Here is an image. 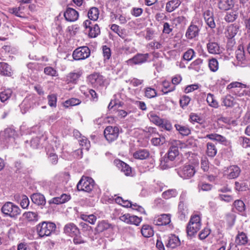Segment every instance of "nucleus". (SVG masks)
<instances>
[{
  "mask_svg": "<svg viewBox=\"0 0 250 250\" xmlns=\"http://www.w3.org/2000/svg\"><path fill=\"white\" fill-rule=\"evenodd\" d=\"M56 228L55 223L47 221L40 223L36 226L37 233L40 237L50 236L55 230Z\"/></svg>",
  "mask_w": 250,
  "mask_h": 250,
  "instance_id": "nucleus-1",
  "label": "nucleus"
},
{
  "mask_svg": "<svg viewBox=\"0 0 250 250\" xmlns=\"http://www.w3.org/2000/svg\"><path fill=\"white\" fill-rule=\"evenodd\" d=\"M1 212L6 216L16 218L21 213L20 208L11 202H6L1 207Z\"/></svg>",
  "mask_w": 250,
  "mask_h": 250,
  "instance_id": "nucleus-2",
  "label": "nucleus"
},
{
  "mask_svg": "<svg viewBox=\"0 0 250 250\" xmlns=\"http://www.w3.org/2000/svg\"><path fill=\"white\" fill-rule=\"evenodd\" d=\"M201 218L198 215L191 217L187 227V233L188 236H193L201 229Z\"/></svg>",
  "mask_w": 250,
  "mask_h": 250,
  "instance_id": "nucleus-3",
  "label": "nucleus"
},
{
  "mask_svg": "<svg viewBox=\"0 0 250 250\" xmlns=\"http://www.w3.org/2000/svg\"><path fill=\"white\" fill-rule=\"evenodd\" d=\"M94 184V181L91 178L82 177L78 182L77 188L79 191H84L89 192L93 189Z\"/></svg>",
  "mask_w": 250,
  "mask_h": 250,
  "instance_id": "nucleus-4",
  "label": "nucleus"
},
{
  "mask_svg": "<svg viewBox=\"0 0 250 250\" xmlns=\"http://www.w3.org/2000/svg\"><path fill=\"white\" fill-rule=\"evenodd\" d=\"M15 131L11 128H6L0 132V147H4L10 141L13 140Z\"/></svg>",
  "mask_w": 250,
  "mask_h": 250,
  "instance_id": "nucleus-5",
  "label": "nucleus"
},
{
  "mask_svg": "<svg viewBox=\"0 0 250 250\" xmlns=\"http://www.w3.org/2000/svg\"><path fill=\"white\" fill-rule=\"evenodd\" d=\"M196 172L194 167L192 165H185L178 170V174L183 179H188Z\"/></svg>",
  "mask_w": 250,
  "mask_h": 250,
  "instance_id": "nucleus-6",
  "label": "nucleus"
},
{
  "mask_svg": "<svg viewBox=\"0 0 250 250\" xmlns=\"http://www.w3.org/2000/svg\"><path fill=\"white\" fill-rule=\"evenodd\" d=\"M90 50L85 46H81L76 49L73 53V58L75 60H82L89 57Z\"/></svg>",
  "mask_w": 250,
  "mask_h": 250,
  "instance_id": "nucleus-7",
  "label": "nucleus"
},
{
  "mask_svg": "<svg viewBox=\"0 0 250 250\" xmlns=\"http://www.w3.org/2000/svg\"><path fill=\"white\" fill-rule=\"evenodd\" d=\"M119 129L116 126H107L104 130V135L106 139L109 142L115 141L118 137Z\"/></svg>",
  "mask_w": 250,
  "mask_h": 250,
  "instance_id": "nucleus-8",
  "label": "nucleus"
},
{
  "mask_svg": "<svg viewBox=\"0 0 250 250\" xmlns=\"http://www.w3.org/2000/svg\"><path fill=\"white\" fill-rule=\"evenodd\" d=\"M241 172L240 167L237 165H231L225 170L224 174L228 179H235L239 177Z\"/></svg>",
  "mask_w": 250,
  "mask_h": 250,
  "instance_id": "nucleus-9",
  "label": "nucleus"
},
{
  "mask_svg": "<svg viewBox=\"0 0 250 250\" xmlns=\"http://www.w3.org/2000/svg\"><path fill=\"white\" fill-rule=\"evenodd\" d=\"M87 80L93 86L97 87L103 85L104 83V77L98 73L90 75L88 77Z\"/></svg>",
  "mask_w": 250,
  "mask_h": 250,
  "instance_id": "nucleus-10",
  "label": "nucleus"
},
{
  "mask_svg": "<svg viewBox=\"0 0 250 250\" xmlns=\"http://www.w3.org/2000/svg\"><path fill=\"white\" fill-rule=\"evenodd\" d=\"M155 129L153 128H149L148 131L153 133V137L151 140V144L154 146H158L163 145L166 142L165 137L161 136L155 131Z\"/></svg>",
  "mask_w": 250,
  "mask_h": 250,
  "instance_id": "nucleus-11",
  "label": "nucleus"
},
{
  "mask_svg": "<svg viewBox=\"0 0 250 250\" xmlns=\"http://www.w3.org/2000/svg\"><path fill=\"white\" fill-rule=\"evenodd\" d=\"M150 56L149 54L138 53L135 55L132 58L129 59L128 62H132L135 64H139L145 63L148 61Z\"/></svg>",
  "mask_w": 250,
  "mask_h": 250,
  "instance_id": "nucleus-12",
  "label": "nucleus"
},
{
  "mask_svg": "<svg viewBox=\"0 0 250 250\" xmlns=\"http://www.w3.org/2000/svg\"><path fill=\"white\" fill-rule=\"evenodd\" d=\"M63 16L66 21L70 22H73L78 20L79 13L73 8H67L64 12Z\"/></svg>",
  "mask_w": 250,
  "mask_h": 250,
  "instance_id": "nucleus-13",
  "label": "nucleus"
},
{
  "mask_svg": "<svg viewBox=\"0 0 250 250\" xmlns=\"http://www.w3.org/2000/svg\"><path fill=\"white\" fill-rule=\"evenodd\" d=\"M114 163L125 175H131L132 169L129 165L119 159L115 160Z\"/></svg>",
  "mask_w": 250,
  "mask_h": 250,
  "instance_id": "nucleus-14",
  "label": "nucleus"
},
{
  "mask_svg": "<svg viewBox=\"0 0 250 250\" xmlns=\"http://www.w3.org/2000/svg\"><path fill=\"white\" fill-rule=\"evenodd\" d=\"M180 241L178 237L174 234H170L167 237L166 246L167 248L174 249L180 246Z\"/></svg>",
  "mask_w": 250,
  "mask_h": 250,
  "instance_id": "nucleus-15",
  "label": "nucleus"
},
{
  "mask_svg": "<svg viewBox=\"0 0 250 250\" xmlns=\"http://www.w3.org/2000/svg\"><path fill=\"white\" fill-rule=\"evenodd\" d=\"M64 232L70 236L80 234L79 229L73 223H69L66 224L63 229Z\"/></svg>",
  "mask_w": 250,
  "mask_h": 250,
  "instance_id": "nucleus-16",
  "label": "nucleus"
},
{
  "mask_svg": "<svg viewBox=\"0 0 250 250\" xmlns=\"http://www.w3.org/2000/svg\"><path fill=\"white\" fill-rule=\"evenodd\" d=\"M199 32V27L191 23L188 28L186 33V36L188 39H192L198 36Z\"/></svg>",
  "mask_w": 250,
  "mask_h": 250,
  "instance_id": "nucleus-17",
  "label": "nucleus"
},
{
  "mask_svg": "<svg viewBox=\"0 0 250 250\" xmlns=\"http://www.w3.org/2000/svg\"><path fill=\"white\" fill-rule=\"evenodd\" d=\"M249 86L247 85L242 83L238 82H233L229 83L227 86V90H229V92L234 94L237 96L236 94L240 93L239 92L237 91L236 90H233V88H248Z\"/></svg>",
  "mask_w": 250,
  "mask_h": 250,
  "instance_id": "nucleus-18",
  "label": "nucleus"
},
{
  "mask_svg": "<svg viewBox=\"0 0 250 250\" xmlns=\"http://www.w3.org/2000/svg\"><path fill=\"white\" fill-rule=\"evenodd\" d=\"M32 201L38 206H44L46 203V201L43 195L36 193H34L31 196Z\"/></svg>",
  "mask_w": 250,
  "mask_h": 250,
  "instance_id": "nucleus-19",
  "label": "nucleus"
},
{
  "mask_svg": "<svg viewBox=\"0 0 250 250\" xmlns=\"http://www.w3.org/2000/svg\"><path fill=\"white\" fill-rule=\"evenodd\" d=\"M70 199V196L66 194H62L59 197H56L49 200V204H61L65 203Z\"/></svg>",
  "mask_w": 250,
  "mask_h": 250,
  "instance_id": "nucleus-20",
  "label": "nucleus"
},
{
  "mask_svg": "<svg viewBox=\"0 0 250 250\" xmlns=\"http://www.w3.org/2000/svg\"><path fill=\"white\" fill-rule=\"evenodd\" d=\"M233 5V0H219L218 2V8L224 11L230 9Z\"/></svg>",
  "mask_w": 250,
  "mask_h": 250,
  "instance_id": "nucleus-21",
  "label": "nucleus"
},
{
  "mask_svg": "<svg viewBox=\"0 0 250 250\" xmlns=\"http://www.w3.org/2000/svg\"><path fill=\"white\" fill-rule=\"evenodd\" d=\"M158 226L167 225L170 222V216L168 214H162L154 220Z\"/></svg>",
  "mask_w": 250,
  "mask_h": 250,
  "instance_id": "nucleus-22",
  "label": "nucleus"
},
{
  "mask_svg": "<svg viewBox=\"0 0 250 250\" xmlns=\"http://www.w3.org/2000/svg\"><path fill=\"white\" fill-rule=\"evenodd\" d=\"M239 27L237 25L231 24L229 26L225 32V35L228 39L233 38L237 33Z\"/></svg>",
  "mask_w": 250,
  "mask_h": 250,
  "instance_id": "nucleus-23",
  "label": "nucleus"
},
{
  "mask_svg": "<svg viewBox=\"0 0 250 250\" xmlns=\"http://www.w3.org/2000/svg\"><path fill=\"white\" fill-rule=\"evenodd\" d=\"M180 0H171L166 3V10L170 13L174 11L181 4Z\"/></svg>",
  "mask_w": 250,
  "mask_h": 250,
  "instance_id": "nucleus-24",
  "label": "nucleus"
},
{
  "mask_svg": "<svg viewBox=\"0 0 250 250\" xmlns=\"http://www.w3.org/2000/svg\"><path fill=\"white\" fill-rule=\"evenodd\" d=\"M208 52L212 54H219L221 50L219 44L215 42H209L207 44Z\"/></svg>",
  "mask_w": 250,
  "mask_h": 250,
  "instance_id": "nucleus-25",
  "label": "nucleus"
},
{
  "mask_svg": "<svg viewBox=\"0 0 250 250\" xmlns=\"http://www.w3.org/2000/svg\"><path fill=\"white\" fill-rule=\"evenodd\" d=\"M149 155V152L148 150L141 149L134 152L133 156L135 159L144 160L148 158Z\"/></svg>",
  "mask_w": 250,
  "mask_h": 250,
  "instance_id": "nucleus-26",
  "label": "nucleus"
},
{
  "mask_svg": "<svg viewBox=\"0 0 250 250\" xmlns=\"http://www.w3.org/2000/svg\"><path fill=\"white\" fill-rule=\"evenodd\" d=\"M0 74L2 75L10 76L12 74L11 67L6 62H0Z\"/></svg>",
  "mask_w": 250,
  "mask_h": 250,
  "instance_id": "nucleus-27",
  "label": "nucleus"
},
{
  "mask_svg": "<svg viewBox=\"0 0 250 250\" xmlns=\"http://www.w3.org/2000/svg\"><path fill=\"white\" fill-rule=\"evenodd\" d=\"M141 233L144 237L148 238L153 235L154 231L150 226L146 224L142 226Z\"/></svg>",
  "mask_w": 250,
  "mask_h": 250,
  "instance_id": "nucleus-28",
  "label": "nucleus"
},
{
  "mask_svg": "<svg viewBox=\"0 0 250 250\" xmlns=\"http://www.w3.org/2000/svg\"><path fill=\"white\" fill-rule=\"evenodd\" d=\"M236 58L238 62L241 63H244L246 61V56L244 48L241 46H239L238 49L235 51Z\"/></svg>",
  "mask_w": 250,
  "mask_h": 250,
  "instance_id": "nucleus-29",
  "label": "nucleus"
},
{
  "mask_svg": "<svg viewBox=\"0 0 250 250\" xmlns=\"http://www.w3.org/2000/svg\"><path fill=\"white\" fill-rule=\"evenodd\" d=\"M248 241L246 234L243 232H238L235 238V243L238 245H244Z\"/></svg>",
  "mask_w": 250,
  "mask_h": 250,
  "instance_id": "nucleus-30",
  "label": "nucleus"
},
{
  "mask_svg": "<svg viewBox=\"0 0 250 250\" xmlns=\"http://www.w3.org/2000/svg\"><path fill=\"white\" fill-rule=\"evenodd\" d=\"M174 126L176 129L183 136H188L190 134V129L187 125L175 124Z\"/></svg>",
  "mask_w": 250,
  "mask_h": 250,
  "instance_id": "nucleus-31",
  "label": "nucleus"
},
{
  "mask_svg": "<svg viewBox=\"0 0 250 250\" xmlns=\"http://www.w3.org/2000/svg\"><path fill=\"white\" fill-rule=\"evenodd\" d=\"M235 189L239 191H246L249 189L248 182L246 181H239L235 182Z\"/></svg>",
  "mask_w": 250,
  "mask_h": 250,
  "instance_id": "nucleus-32",
  "label": "nucleus"
},
{
  "mask_svg": "<svg viewBox=\"0 0 250 250\" xmlns=\"http://www.w3.org/2000/svg\"><path fill=\"white\" fill-rule=\"evenodd\" d=\"M205 138H208L210 140L216 141L221 143H224L227 142V140L225 137L218 134H207L205 137Z\"/></svg>",
  "mask_w": 250,
  "mask_h": 250,
  "instance_id": "nucleus-33",
  "label": "nucleus"
},
{
  "mask_svg": "<svg viewBox=\"0 0 250 250\" xmlns=\"http://www.w3.org/2000/svg\"><path fill=\"white\" fill-rule=\"evenodd\" d=\"M23 217L29 222H36L38 220V215L36 212H25L23 214Z\"/></svg>",
  "mask_w": 250,
  "mask_h": 250,
  "instance_id": "nucleus-34",
  "label": "nucleus"
},
{
  "mask_svg": "<svg viewBox=\"0 0 250 250\" xmlns=\"http://www.w3.org/2000/svg\"><path fill=\"white\" fill-rule=\"evenodd\" d=\"M86 32L88 33L89 37L95 38L100 34V29L98 25L95 24L89 28Z\"/></svg>",
  "mask_w": 250,
  "mask_h": 250,
  "instance_id": "nucleus-35",
  "label": "nucleus"
},
{
  "mask_svg": "<svg viewBox=\"0 0 250 250\" xmlns=\"http://www.w3.org/2000/svg\"><path fill=\"white\" fill-rule=\"evenodd\" d=\"M178 213L180 219L183 220L185 218L188 212L187 207L183 202H180L178 205Z\"/></svg>",
  "mask_w": 250,
  "mask_h": 250,
  "instance_id": "nucleus-36",
  "label": "nucleus"
},
{
  "mask_svg": "<svg viewBox=\"0 0 250 250\" xmlns=\"http://www.w3.org/2000/svg\"><path fill=\"white\" fill-rule=\"evenodd\" d=\"M99 15V9L95 7L91 8L87 13L88 18L94 21H96L98 19Z\"/></svg>",
  "mask_w": 250,
  "mask_h": 250,
  "instance_id": "nucleus-37",
  "label": "nucleus"
},
{
  "mask_svg": "<svg viewBox=\"0 0 250 250\" xmlns=\"http://www.w3.org/2000/svg\"><path fill=\"white\" fill-rule=\"evenodd\" d=\"M238 16V13L236 11L231 10L228 12L225 17L226 21L230 22H233Z\"/></svg>",
  "mask_w": 250,
  "mask_h": 250,
  "instance_id": "nucleus-38",
  "label": "nucleus"
},
{
  "mask_svg": "<svg viewBox=\"0 0 250 250\" xmlns=\"http://www.w3.org/2000/svg\"><path fill=\"white\" fill-rule=\"evenodd\" d=\"M207 147V154L209 157H213L216 155L217 150L216 146L213 143H208Z\"/></svg>",
  "mask_w": 250,
  "mask_h": 250,
  "instance_id": "nucleus-39",
  "label": "nucleus"
},
{
  "mask_svg": "<svg viewBox=\"0 0 250 250\" xmlns=\"http://www.w3.org/2000/svg\"><path fill=\"white\" fill-rule=\"evenodd\" d=\"M148 116L150 121L159 126L161 125L164 119L160 118L153 112H150Z\"/></svg>",
  "mask_w": 250,
  "mask_h": 250,
  "instance_id": "nucleus-40",
  "label": "nucleus"
},
{
  "mask_svg": "<svg viewBox=\"0 0 250 250\" xmlns=\"http://www.w3.org/2000/svg\"><path fill=\"white\" fill-rule=\"evenodd\" d=\"M179 154V150L177 146H172L169 149L167 155L168 158L171 161H173L175 157Z\"/></svg>",
  "mask_w": 250,
  "mask_h": 250,
  "instance_id": "nucleus-41",
  "label": "nucleus"
},
{
  "mask_svg": "<svg viewBox=\"0 0 250 250\" xmlns=\"http://www.w3.org/2000/svg\"><path fill=\"white\" fill-rule=\"evenodd\" d=\"M110 227V224L106 222L105 221H102L98 223L95 230L98 233L102 232L104 230L107 229Z\"/></svg>",
  "mask_w": 250,
  "mask_h": 250,
  "instance_id": "nucleus-42",
  "label": "nucleus"
},
{
  "mask_svg": "<svg viewBox=\"0 0 250 250\" xmlns=\"http://www.w3.org/2000/svg\"><path fill=\"white\" fill-rule=\"evenodd\" d=\"M203 63V60L198 58L193 61L188 67L189 69H193L197 72H199L201 68V65Z\"/></svg>",
  "mask_w": 250,
  "mask_h": 250,
  "instance_id": "nucleus-43",
  "label": "nucleus"
},
{
  "mask_svg": "<svg viewBox=\"0 0 250 250\" xmlns=\"http://www.w3.org/2000/svg\"><path fill=\"white\" fill-rule=\"evenodd\" d=\"M163 86L164 87L162 91L164 94H167L168 92L173 91L175 90V87L173 84L167 81H165L162 83Z\"/></svg>",
  "mask_w": 250,
  "mask_h": 250,
  "instance_id": "nucleus-44",
  "label": "nucleus"
},
{
  "mask_svg": "<svg viewBox=\"0 0 250 250\" xmlns=\"http://www.w3.org/2000/svg\"><path fill=\"white\" fill-rule=\"evenodd\" d=\"M207 102L208 104L213 108L218 107V103L215 99L214 95L211 93H208L207 97Z\"/></svg>",
  "mask_w": 250,
  "mask_h": 250,
  "instance_id": "nucleus-45",
  "label": "nucleus"
},
{
  "mask_svg": "<svg viewBox=\"0 0 250 250\" xmlns=\"http://www.w3.org/2000/svg\"><path fill=\"white\" fill-rule=\"evenodd\" d=\"M177 194L178 192L175 189H170L164 191L162 193V197L164 199H168L176 197Z\"/></svg>",
  "mask_w": 250,
  "mask_h": 250,
  "instance_id": "nucleus-46",
  "label": "nucleus"
},
{
  "mask_svg": "<svg viewBox=\"0 0 250 250\" xmlns=\"http://www.w3.org/2000/svg\"><path fill=\"white\" fill-rule=\"evenodd\" d=\"M12 91L11 89H7L0 93V100L2 103L8 100L11 97Z\"/></svg>",
  "mask_w": 250,
  "mask_h": 250,
  "instance_id": "nucleus-47",
  "label": "nucleus"
},
{
  "mask_svg": "<svg viewBox=\"0 0 250 250\" xmlns=\"http://www.w3.org/2000/svg\"><path fill=\"white\" fill-rule=\"evenodd\" d=\"M81 218L92 225L95 224L97 220V217L93 214L86 215L82 214L81 215Z\"/></svg>",
  "mask_w": 250,
  "mask_h": 250,
  "instance_id": "nucleus-48",
  "label": "nucleus"
},
{
  "mask_svg": "<svg viewBox=\"0 0 250 250\" xmlns=\"http://www.w3.org/2000/svg\"><path fill=\"white\" fill-rule=\"evenodd\" d=\"M80 76L79 73H70L66 76V81L67 83H75Z\"/></svg>",
  "mask_w": 250,
  "mask_h": 250,
  "instance_id": "nucleus-49",
  "label": "nucleus"
},
{
  "mask_svg": "<svg viewBox=\"0 0 250 250\" xmlns=\"http://www.w3.org/2000/svg\"><path fill=\"white\" fill-rule=\"evenodd\" d=\"M212 188V185L204 182H200L198 185V188L199 191H208L210 190Z\"/></svg>",
  "mask_w": 250,
  "mask_h": 250,
  "instance_id": "nucleus-50",
  "label": "nucleus"
},
{
  "mask_svg": "<svg viewBox=\"0 0 250 250\" xmlns=\"http://www.w3.org/2000/svg\"><path fill=\"white\" fill-rule=\"evenodd\" d=\"M239 143L244 148L250 147V138L245 136H241L239 138Z\"/></svg>",
  "mask_w": 250,
  "mask_h": 250,
  "instance_id": "nucleus-51",
  "label": "nucleus"
},
{
  "mask_svg": "<svg viewBox=\"0 0 250 250\" xmlns=\"http://www.w3.org/2000/svg\"><path fill=\"white\" fill-rule=\"evenodd\" d=\"M195 56V52L192 49H189L185 52L183 56L184 60L188 61H191Z\"/></svg>",
  "mask_w": 250,
  "mask_h": 250,
  "instance_id": "nucleus-52",
  "label": "nucleus"
},
{
  "mask_svg": "<svg viewBox=\"0 0 250 250\" xmlns=\"http://www.w3.org/2000/svg\"><path fill=\"white\" fill-rule=\"evenodd\" d=\"M208 67L212 72H216L219 68L218 62L214 58H212L208 61Z\"/></svg>",
  "mask_w": 250,
  "mask_h": 250,
  "instance_id": "nucleus-53",
  "label": "nucleus"
},
{
  "mask_svg": "<svg viewBox=\"0 0 250 250\" xmlns=\"http://www.w3.org/2000/svg\"><path fill=\"white\" fill-rule=\"evenodd\" d=\"M48 103L50 106L56 107L57 106V96L54 94H50L47 96Z\"/></svg>",
  "mask_w": 250,
  "mask_h": 250,
  "instance_id": "nucleus-54",
  "label": "nucleus"
},
{
  "mask_svg": "<svg viewBox=\"0 0 250 250\" xmlns=\"http://www.w3.org/2000/svg\"><path fill=\"white\" fill-rule=\"evenodd\" d=\"M145 96L147 98H152L156 96L157 92L156 90L151 87H146L145 90Z\"/></svg>",
  "mask_w": 250,
  "mask_h": 250,
  "instance_id": "nucleus-55",
  "label": "nucleus"
},
{
  "mask_svg": "<svg viewBox=\"0 0 250 250\" xmlns=\"http://www.w3.org/2000/svg\"><path fill=\"white\" fill-rule=\"evenodd\" d=\"M110 29L114 32L117 34L118 36L122 39L125 38V35L124 34L123 30H120L119 26L118 25L115 24H112L110 27Z\"/></svg>",
  "mask_w": 250,
  "mask_h": 250,
  "instance_id": "nucleus-56",
  "label": "nucleus"
},
{
  "mask_svg": "<svg viewBox=\"0 0 250 250\" xmlns=\"http://www.w3.org/2000/svg\"><path fill=\"white\" fill-rule=\"evenodd\" d=\"M234 206L235 208L239 212H242L245 210V205L244 202L240 200H238L234 202Z\"/></svg>",
  "mask_w": 250,
  "mask_h": 250,
  "instance_id": "nucleus-57",
  "label": "nucleus"
},
{
  "mask_svg": "<svg viewBox=\"0 0 250 250\" xmlns=\"http://www.w3.org/2000/svg\"><path fill=\"white\" fill-rule=\"evenodd\" d=\"M81 101L77 98H71L66 100L64 103V106L68 107L69 106H75L79 104Z\"/></svg>",
  "mask_w": 250,
  "mask_h": 250,
  "instance_id": "nucleus-58",
  "label": "nucleus"
},
{
  "mask_svg": "<svg viewBox=\"0 0 250 250\" xmlns=\"http://www.w3.org/2000/svg\"><path fill=\"white\" fill-rule=\"evenodd\" d=\"M141 221V218L138 217L136 215H130L128 224L138 226Z\"/></svg>",
  "mask_w": 250,
  "mask_h": 250,
  "instance_id": "nucleus-59",
  "label": "nucleus"
},
{
  "mask_svg": "<svg viewBox=\"0 0 250 250\" xmlns=\"http://www.w3.org/2000/svg\"><path fill=\"white\" fill-rule=\"evenodd\" d=\"M80 145L83 147V149L88 150L90 146L89 141L85 137H83L80 140Z\"/></svg>",
  "mask_w": 250,
  "mask_h": 250,
  "instance_id": "nucleus-60",
  "label": "nucleus"
},
{
  "mask_svg": "<svg viewBox=\"0 0 250 250\" xmlns=\"http://www.w3.org/2000/svg\"><path fill=\"white\" fill-rule=\"evenodd\" d=\"M223 105L226 107H232L233 106V98L230 95H227L224 99L223 101Z\"/></svg>",
  "mask_w": 250,
  "mask_h": 250,
  "instance_id": "nucleus-61",
  "label": "nucleus"
},
{
  "mask_svg": "<svg viewBox=\"0 0 250 250\" xmlns=\"http://www.w3.org/2000/svg\"><path fill=\"white\" fill-rule=\"evenodd\" d=\"M115 201L118 204L124 207H130L131 202L128 200H125L121 197H118L115 199Z\"/></svg>",
  "mask_w": 250,
  "mask_h": 250,
  "instance_id": "nucleus-62",
  "label": "nucleus"
},
{
  "mask_svg": "<svg viewBox=\"0 0 250 250\" xmlns=\"http://www.w3.org/2000/svg\"><path fill=\"white\" fill-rule=\"evenodd\" d=\"M210 233V229L208 228H204L199 234V238L200 240H204Z\"/></svg>",
  "mask_w": 250,
  "mask_h": 250,
  "instance_id": "nucleus-63",
  "label": "nucleus"
},
{
  "mask_svg": "<svg viewBox=\"0 0 250 250\" xmlns=\"http://www.w3.org/2000/svg\"><path fill=\"white\" fill-rule=\"evenodd\" d=\"M162 124L160 127L164 129L170 131L172 129V126L171 123L167 119H164Z\"/></svg>",
  "mask_w": 250,
  "mask_h": 250,
  "instance_id": "nucleus-64",
  "label": "nucleus"
}]
</instances>
